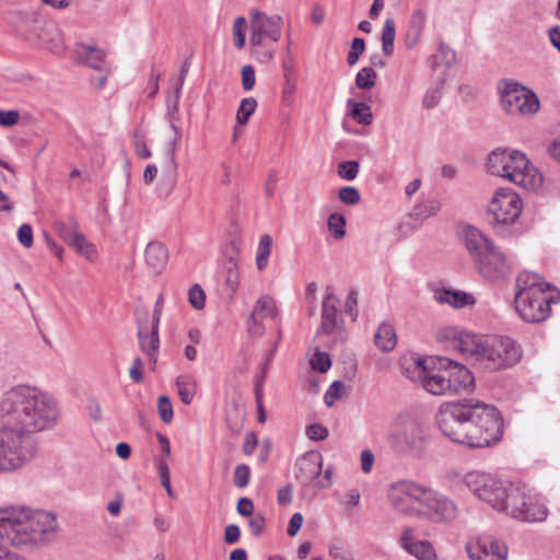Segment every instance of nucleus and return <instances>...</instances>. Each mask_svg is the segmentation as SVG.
<instances>
[{"label":"nucleus","instance_id":"obj_1","mask_svg":"<svg viewBox=\"0 0 560 560\" xmlns=\"http://www.w3.org/2000/svg\"><path fill=\"white\" fill-rule=\"evenodd\" d=\"M58 529L51 512L21 504L0 508V542L34 550L48 542Z\"/></svg>","mask_w":560,"mask_h":560},{"label":"nucleus","instance_id":"obj_2","mask_svg":"<svg viewBox=\"0 0 560 560\" xmlns=\"http://www.w3.org/2000/svg\"><path fill=\"white\" fill-rule=\"evenodd\" d=\"M402 373L433 395L456 394L474 384L470 371L444 357L411 358L401 363Z\"/></svg>","mask_w":560,"mask_h":560},{"label":"nucleus","instance_id":"obj_3","mask_svg":"<svg viewBox=\"0 0 560 560\" xmlns=\"http://www.w3.org/2000/svg\"><path fill=\"white\" fill-rule=\"evenodd\" d=\"M61 406L57 396L38 386L19 384L0 397V418L11 420H58Z\"/></svg>","mask_w":560,"mask_h":560},{"label":"nucleus","instance_id":"obj_4","mask_svg":"<svg viewBox=\"0 0 560 560\" xmlns=\"http://www.w3.org/2000/svg\"><path fill=\"white\" fill-rule=\"evenodd\" d=\"M38 422H9L0 428V472H13L37 455V432L50 430Z\"/></svg>","mask_w":560,"mask_h":560},{"label":"nucleus","instance_id":"obj_5","mask_svg":"<svg viewBox=\"0 0 560 560\" xmlns=\"http://www.w3.org/2000/svg\"><path fill=\"white\" fill-rule=\"evenodd\" d=\"M560 302V291L537 273L523 272L516 279L515 310L527 323H542L551 315V305Z\"/></svg>","mask_w":560,"mask_h":560},{"label":"nucleus","instance_id":"obj_6","mask_svg":"<svg viewBox=\"0 0 560 560\" xmlns=\"http://www.w3.org/2000/svg\"><path fill=\"white\" fill-rule=\"evenodd\" d=\"M492 175L508 178L530 190H536L542 184L541 174L530 164L526 155L517 150L502 148L492 150Z\"/></svg>","mask_w":560,"mask_h":560},{"label":"nucleus","instance_id":"obj_7","mask_svg":"<svg viewBox=\"0 0 560 560\" xmlns=\"http://www.w3.org/2000/svg\"><path fill=\"white\" fill-rule=\"evenodd\" d=\"M497 90L501 107L510 116L532 118L540 109V101L537 94L515 80H500L497 83Z\"/></svg>","mask_w":560,"mask_h":560},{"label":"nucleus","instance_id":"obj_8","mask_svg":"<svg viewBox=\"0 0 560 560\" xmlns=\"http://www.w3.org/2000/svg\"><path fill=\"white\" fill-rule=\"evenodd\" d=\"M436 338L447 349L465 355L479 357L485 355L488 351V342L486 340L457 326L440 329Z\"/></svg>","mask_w":560,"mask_h":560},{"label":"nucleus","instance_id":"obj_9","mask_svg":"<svg viewBox=\"0 0 560 560\" xmlns=\"http://www.w3.org/2000/svg\"><path fill=\"white\" fill-rule=\"evenodd\" d=\"M419 508H415L417 517H424L434 523H447L457 516L456 504L436 491L422 488Z\"/></svg>","mask_w":560,"mask_h":560},{"label":"nucleus","instance_id":"obj_10","mask_svg":"<svg viewBox=\"0 0 560 560\" xmlns=\"http://www.w3.org/2000/svg\"><path fill=\"white\" fill-rule=\"evenodd\" d=\"M338 305V298L331 291L327 290L323 301L322 322L317 336L331 338L330 341L326 342L328 348L337 343H343L347 340V330L342 325Z\"/></svg>","mask_w":560,"mask_h":560},{"label":"nucleus","instance_id":"obj_11","mask_svg":"<svg viewBox=\"0 0 560 560\" xmlns=\"http://www.w3.org/2000/svg\"><path fill=\"white\" fill-rule=\"evenodd\" d=\"M439 430L452 442L468 447H485L490 445V439L485 436L478 422H435Z\"/></svg>","mask_w":560,"mask_h":560},{"label":"nucleus","instance_id":"obj_12","mask_svg":"<svg viewBox=\"0 0 560 560\" xmlns=\"http://www.w3.org/2000/svg\"><path fill=\"white\" fill-rule=\"evenodd\" d=\"M463 240L475 267L486 279L490 277V240L472 225L463 231Z\"/></svg>","mask_w":560,"mask_h":560},{"label":"nucleus","instance_id":"obj_13","mask_svg":"<svg viewBox=\"0 0 560 560\" xmlns=\"http://www.w3.org/2000/svg\"><path fill=\"white\" fill-rule=\"evenodd\" d=\"M526 492L512 483L492 482V509L517 518L522 505H526Z\"/></svg>","mask_w":560,"mask_h":560},{"label":"nucleus","instance_id":"obj_14","mask_svg":"<svg viewBox=\"0 0 560 560\" xmlns=\"http://www.w3.org/2000/svg\"><path fill=\"white\" fill-rule=\"evenodd\" d=\"M522 200L511 188H498L492 198V218L497 223L512 224L520 217Z\"/></svg>","mask_w":560,"mask_h":560},{"label":"nucleus","instance_id":"obj_15","mask_svg":"<svg viewBox=\"0 0 560 560\" xmlns=\"http://www.w3.org/2000/svg\"><path fill=\"white\" fill-rule=\"evenodd\" d=\"M422 487L411 481H400L394 483L388 490V500L397 511L416 516L415 508H419V499H421Z\"/></svg>","mask_w":560,"mask_h":560},{"label":"nucleus","instance_id":"obj_16","mask_svg":"<svg viewBox=\"0 0 560 560\" xmlns=\"http://www.w3.org/2000/svg\"><path fill=\"white\" fill-rule=\"evenodd\" d=\"M392 446L398 452L419 450L424 441L420 422H399L389 435Z\"/></svg>","mask_w":560,"mask_h":560},{"label":"nucleus","instance_id":"obj_17","mask_svg":"<svg viewBox=\"0 0 560 560\" xmlns=\"http://www.w3.org/2000/svg\"><path fill=\"white\" fill-rule=\"evenodd\" d=\"M522 358L521 347L508 336H492V370L509 369Z\"/></svg>","mask_w":560,"mask_h":560},{"label":"nucleus","instance_id":"obj_18","mask_svg":"<svg viewBox=\"0 0 560 560\" xmlns=\"http://www.w3.org/2000/svg\"><path fill=\"white\" fill-rule=\"evenodd\" d=\"M323 471V456L317 451H308L295 462V478L301 486H314Z\"/></svg>","mask_w":560,"mask_h":560},{"label":"nucleus","instance_id":"obj_19","mask_svg":"<svg viewBox=\"0 0 560 560\" xmlns=\"http://www.w3.org/2000/svg\"><path fill=\"white\" fill-rule=\"evenodd\" d=\"M487 408L486 404L474 401L472 399H463L443 404L440 408V413L443 417L450 416L454 420L466 421L474 418L480 419Z\"/></svg>","mask_w":560,"mask_h":560},{"label":"nucleus","instance_id":"obj_20","mask_svg":"<svg viewBox=\"0 0 560 560\" xmlns=\"http://www.w3.org/2000/svg\"><path fill=\"white\" fill-rule=\"evenodd\" d=\"M277 314L276 304L272 298L264 295L259 298L247 320V330L252 336H262L265 327L262 319L265 317L273 318Z\"/></svg>","mask_w":560,"mask_h":560},{"label":"nucleus","instance_id":"obj_21","mask_svg":"<svg viewBox=\"0 0 560 560\" xmlns=\"http://www.w3.org/2000/svg\"><path fill=\"white\" fill-rule=\"evenodd\" d=\"M250 24L272 42L280 40L283 24L282 16L278 14L267 15L258 10H253L250 13Z\"/></svg>","mask_w":560,"mask_h":560},{"label":"nucleus","instance_id":"obj_22","mask_svg":"<svg viewBox=\"0 0 560 560\" xmlns=\"http://www.w3.org/2000/svg\"><path fill=\"white\" fill-rule=\"evenodd\" d=\"M400 545L418 560H438L431 542L427 540H416L415 529L412 527L404 528Z\"/></svg>","mask_w":560,"mask_h":560},{"label":"nucleus","instance_id":"obj_23","mask_svg":"<svg viewBox=\"0 0 560 560\" xmlns=\"http://www.w3.org/2000/svg\"><path fill=\"white\" fill-rule=\"evenodd\" d=\"M138 339L139 346L142 352H144L150 361L155 364L156 363V354L160 347L159 339V327L150 326L148 327L140 319L138 320Z\"/></svg>","mask_w":560,"mask_h":560},{"label":"nucleus","instance_id":"obj_24","mask_svg":"<svg viewBox=\"0 0 560 560\" xmlns=\"http://www.w3.org/2000/svg\"><path fill=\"white\" fill-rule=\"evenodd\" d=\"M145 265L152 275H160L167 265L168 250L160 242H150L144 250Z\"/></svg>","mask_w":560,"mask_h":560},{"label":"nucleus","instance_id":"obj_25","mask_svg":"<svg viewBox=\"0 0 560 560\" xmlns=\"http://www.w3.org/2000/svg\"><path fill=\"white\" fill-rule=\"evenodd\" d=\"M434 299L440 304H447L455 310L474 306L476 304V299L465 292L453 289H436L434 291Z\"/></svg>","mask_w":560,"mask_h":560},{"label":"nucleus","instance_id":"obj_26","mask_svg":"<svg viewBox=\"0 0 560 560\" xmlns=\"http://www.w3.org/2000/svg\"><path fill=\"white\" fill-rule=\"evenodd\" d=\"M37 36L42 45H44L48 50L56 54L63 50V37L56 22H44Z\"/></svg>","mask_w":560,"mask_h":560},{"label":"nucleus","instance_id":"obj_27","mask_svg":"<svg viewBox=\"0 0 560 560\" xmlns=\"http://www.w3.org/2000/svg\"><path fill=\"white\" fill-rule=\"evenodd\" d=\"M79 60L98 71H107V62L105 61V52L93 46L79 44L75 48Z\"/></svg>","mask_w":560,"mask_h":560},{"label":"nucleus","instance_id":"obj_28","mask_svg":"<svg viewBox=\"0 0 560 560\" xmlns=\"http://www.w3.org/2000/svg\"><path fill=\"white\" fill-rule=\"evenodd\" d=\"M464 483L479 499L488 502L490 499V475L483 471H470L464 477Z\"/></svg>","mask_w":560,"mask_h":560},{"label":"nucleus","instance_id":"obj_29","mask_svg":"<svg viewBox=\"0 0 560 560\" xmlns=\"http://www.w3.org/2000/svg\"><path fill=\"white\" fill-rule=\"evenodd\" d=\"M526 505H522L516 520L523 522H541L547 517V509L541 503L535 501L526 493Z\"/></svg>","mask_w":560,"mask_h":560},{"label":"nucleus","instance_id":"obj_30","mask_svg":"<svg viewBox=\"0 0 560 560\" xmlns=\"http://www.w3.org/2000/svg\"><path fill=\"white\" fill-rule=\"evenodd\" d=\"M374 342L380 350L384 352L392 351L397 343L393 326L387 323L381 324L374 335Z\"/></svg>","mask_w":560,"mask_h":560},{"label":"nucleus","instance_id":"obj_31","mask_svg":"<svg viewBox=\"0 0 560 560\" xmlns=\"http://www.w3.org/2000/svg\"><path fill=\"white\" fill-rule=\"evenodd\" d=\"M347 107L349 109V115L358 124H361L364 126L372 124L373 114H372L371 107L368 104L349 98L347 101Z\"/></svg>","mask_w":560,"mask_h":560},{"label":"nucleus","instance_id":"obj_32","mask_svg":"<svg viewBox=\"0 0 560 560\" xmlns=\"http://www.w3.org/2000/svg\"><path fill=\"white\" fill-rule=\"evenodd\" d=\"M176 385L180 400L186 405L190 404L197 388L195 378L190 375H180L176 380Z\"/></svg>","mask_w":560,"mask_h":560},{"label":"nucleus","instance_id":"obj_33","mask_svg":"<svg viewBox=\"0 0 560 560\" xmlns=\"http://www.w3.org/2000/svg\"><path fill=\"white\" fill-rule=\"evenodd\" d=\"M489 540L487 537H478L476 539L469 540L466 545V551L470 560H488L489 551H488Z\"/></svg>","mask_w":560,"mask_h":560},{"label":"nucleus","instance_id":"obj_34","mask_svg":"<svg viewBox=\"0 0 560 560\" xmlns=\"http://www.w3.org/2000/svg\"><path fill=\"white\" fill-rule=\"evenodd\" d=\"M396 36V27L393 19H386L382 30V51L386 57L394 54V42Z\"/></svg>","mask_w":560,"mask_h":560},{"label":"nucleus","instance_id":"obj_35","mask_svg":"<svg viewBox=\"0 0 560 560\" xmlns=\"http://www.w3.org/2000/svg\"><path fill=\"white\" fill-rule=\"evenodd\" d=\"M492 280L493 279H505L511 275L510 265L506 262V258L503 253L499 252L492 245Z\"/></svg>","mask_w":560,"mask_h":560},{"label":"nucleus","instance_id":"obj_36","mask_svg":"<svg viewBox=\"0 0 560 560\" xmlns=\"http://www.w3.org/2000/svg\"><path fill=\"white\" fill-rule=\"evenodd\" d=\"M272 248V238L269 234L261 235L256 253V266L259 271L268 265V259Z\"/></svg>","mask_w":560,"mask_h":560},{"label":"nucleus","instance_id":"obj_37","mask_svg":"<svg viewBox=\"0 0 560 560\" xmlns=\"http://www.w3.org/2000/svg\"><path fill=\"white\" fill-rule=\"evenodd\" d=\"M69 245L72 246L78 254L84 256L89 260H93L96 256L95 246L80 232L74 235V238Z\"/></svg>","mask_w":560,"mask_h":560},{"label":"nucleus","instance_id":"obj_38","mask_svg":"<svg viewBox=\"0 0 560 560\" xmlns=\"http://www.w3.org/2000/svg\"><path fill=\"white\" fill-rule=\"evenodd\" d=\"M445 84V78H441L434 86L430 88L422 100V106L427 109L438 106L442 98V91Z\"/></svg>","mask_w":560,"mask_h":560},{"label":"nucleus","instance_id":"obj_39","mask_svg":"<svg viewBox=\"0 0 560 560\" xmlns=\"http://www.w3.org/2000/svg\"><path fill=\"white\" fill-rule=\"evenodd\" d=\"M441 209V203L438 200H429L422 203L417 205L413 208V215L418 220H427L433 215H435Z\"/></svg>","mask_w":560,"mask_h":560},{"label":"nucleus","instance_id":"obj_40","mask_svg":"<svg viewBox=\"0 0 560 560\" xmlns=\"http://www.w3.org/2000/svg\"><path fill=\"white\" fill-rule=\"evenodd\" d=\"M280 338H281V336L279 335L278 340L273 343L272 348L267 352L266 360L261 364V368H260L261 372H260V375L258 376L256 384H255V390H256L257 398H259V396L261 394L262 384L265 382L267 372H268V370L271 365V362L275 358V354L277 352L278 341L280 340Z\"/></svg>","mask_w":560,"mask_h":560},{"label":"nucleus","instance_id":"obj_41","mask_svg":"<svg viewBox=\"0 0 560 560\" xmlns=\"http://www.w3.org/2000/svg\"><path fill=\"white\" fill-rule=\"evenodd\" d=\"M156 468L161 480V485L165 489L167 497L174 499L175 493L171 486V474L168 463L163 457H159L156 459Z\"/></svg>","mask_w":560,"mask_h":560},{"label":"nucleus","instance_id":"obj_42","mask_svg":"<svg viewBox=\"0 0 560 560\" xmlns=\"http://www.w3.org/2000/svg\"><path fill=\"white\" fill-rule=\"evenodd\" d=\"M257 108V101L254 97H246L241 101L236 114V120L240 125H246L250 116Z\"/></svg>","mask_w":560,"mask_h":560},{"label":"nucleus","instance_id":"obj_43","mask_svg":"<svg viewBox=\"0 0 560 560\" xmlns=\"http://www.w3.org/2000/svg\"><path fill=\"white\" fill-rule=\"evenodd\" d=\"M456 62V54L448 46L441 44L439 46V52L432 56V67L444 65L451 67Z\"/></svg>","mask_w":560,"mask_h":560},{"label":"nucleus","instance_id":"obj_44","mask_svg":"<svg viewBox=\"0 0 560 560\" xmlns=\"http://www.w3.org/2000/svg\"><path fill=\"white\" fill-rule=\"evenodd\" d=\"M376 72L371 67L362 68L355 77V85L361 90H370L375 85Z\"/></svg>","mask_w":560,"mask_h":560},{"label":"nucleus","instance_id":"obj_45","mask_svg":"<svg viewBox=\"0 0 560 560\" xmlns=\"http://www.w3.org/2000/svg\"><path fill=\"white\" fill-rule=\"evenodd\" d=\"M327 225L335 238L339 240L346 235V219L342 214L337 212L330 214L327 220Z\"/></svg>","mask_w":560,"mask_h":560},{"label":"nucleus","instance_id":"obj_46","mask_svg":"<svg viewBox=\"0 0 560 560\" xmlns=\"http://www.w3.org/2000/svg\"><path fill=\"white\" fill-rule=\"evenodd\" d=\"M312 370L326 373L331 366V360L327 352L319 351L316 349L315 353L310 360Z\"/></svg>","mask_w":560,"mask_h":560},{"label":"nucleus","instance_id":"obj_47","mask_svg":"<svg viewBox=\"0 0 560 560\" xmlns=\"http://www.w3.org/2000/svg\"><path fill=\"white\" fill-rule=\"evenodd\" d=\"M56 228L60 237L68 244H70L74 235L79 233L78 223L73 219H70L68 222H59L56 224Z\"/></svg>","mask_w":560,"mask_h":560},{"label":"nucleus","instance_id":"obj_48","mask_svg":"<svg viewBox=\"0 0 560 560\" xmlns=\"http://www.w3.org/2000/svg\"><path fill=\"white\" fill-rule=\"evenodd\" d=\"M358 161H345L338 165V175L346 180H353L359 173Z\"/></svg>","mask_w":560,"mask_h":560},{"label":"nucleus","instance_id":"obj_49","mask_svg":"<svg viewBox=\"0 0 560 560\" xmlns=\"http://www.w3.org/2000/svg\"><path fill=\"white\" fill-rule=\"evenodd\" d=\"M305 434L310 440L319 442L328 438L329 431L320 422H313L305 428Z\"/></svg>","mask_w":560,"mask_h":560},{"label":"nucleus","instance_id":"obj_50","mask_svg":"<svg viewBox=\"0 0 560 560\" xmlns=\"http://www.w3.org/2000/svg\"><path fill=\"white\" fill-rule=\"evenodd\" d=\"M338 197L341 202L348 206H354L359 203L361 199L359 190L352 186H346L340 188Z\"/></svg>","mask_w":560,"mask_h":560},{"label":"nucleus","instance_id":"obj_51","mask_svg":"<svg viewBox=\"0 0 560 560\" xmlns=\"http://www.w3.org/2000/svg\"><path fill=\"white\" fill-rule=\"evenodd\" d=\"M364 49H365V40L363 38L355 37L352 40L351 48L347 56L348 65L354 66L358 62L360 55L363 54Z\"/></svg>","mask_w":560,"mask_h":560},{"label":"nucleus","instance_id":"obj_52","mask_svg":"<svg viewBox=\"0 0 560 560\" xmlns=\"http://www.w3.org/2000/svg\"><path fill=\"white\" fill-rule=\"evenodd\" d=\"M425 23H427L425 12L421 9H418V10L413 11L410 16L408 30L422 34Z\"/></svg>","mask_w":560,"mask_h":560},{"label":"nucleus","instance_id":"obj_53","mask_svg":"<svg viewBox=\"0 0 560 560\" xmlns=\"http://www.w3.org/2000/svg\"><path fill=\"white\" fill-rule=\"evenodd\" d=\"M245 28H246V20L243 16H238L234 21L233 25V36L235 39L236 48L241 49L245 45Z\"/></svg>","mask_w":560,"mask_h":560},{"label":"nucleus","instance_id":"obj_54","mask_svg":"<svg viewBox=\"0 0 560 560\" xmlns=\"http://www.w3.org/2000/svg\"><path fill=\"white\" fill-rule=\"evenodd\" d=\"M250 468L245 464L237 465L234 470V485L236 488H245L249 482Z\"/></svg>","mask_w":560,"mask_h":560},{"label":"nucleus","instance_id":"obj_55","mask_svg":"<svg viewBox=\"0 0 560 560\" xmlns=\"http://www.w3.org/2000/svg\"><path fill=\"white\" fill-rule=\"evenodd\" d=\"M345 390V384L341 381H335L327 389L324 400L327 406H332L339 399Z\"/></svg>","mask_w":560,"mask_h":560},{"label":"nucleus","instance_id":"obj_56","mask_svg":"<svg viewBox=\"0 0 560 560\" xmlns=\"http://www.w3.org/2000/svg\"><path fill=\"white\" fill-rule=\"evenodd\" d=\"M189 303L196 310L205 307L206 294L199 284H194L189 290Z\"/></svg>","mask_w":560,"mask_h":560},{"label":"nucleus","instance_id":"obj_57","mask_svg":"<svg viewBox=\"0 0 560 560\" xmlns=\"http://www.w3.org/2000/svg\"><path fill=\"white\" fill-rule=\"evenodd\" d=\"M171 128L175 132V139L173 140L172 145L167 151V167L170 168V171L172 173V182L174 183L175 182V171H176V162H175V158H174V151H175L176 142L180 139V131L174 124L171 125Z\"/></svg>","mask_w":560,"mask_h":560},{"label":"nucleus","instance_id":"obj_58","mask_svg":"<svg viewBox=\"0 0 560 560\" xmlns=\"http://www.w3.org/2000/svg\"><path fill=\"white\" fill-rule=\"evenodd\" d=\"M255 69L250 65L242 68V86L245 91H250L255 86Z\"/></svg>","mask_w":560,"mask_h":560},{"label":"nucleus","instance_id":"obj_59","mask_svg":"<svg viewBox=\"0 0 560 560\" xmlns=\"http://www.w3.org/2000/svg\"><path fill=\"white\" fill-rule=\"evenodd\" d=\"M158 411L161 417V420H172L173 407L170 399L166 396L159 397Z\"/></svg>","mask_w":560,"mask_h":560},{"label":"nucleus","instance_id":"obj_60","mask_svg":"<svg viewBox=\"0 0 560 560\" xmlns=\"http://www.w3.org/2000/svg\"><path fill=\"white\" fill-rule=\"evenodd\" d=\"M135 142V151L136 154L141 159H149L151 158L152 153L150 149L147 147L143 136L136 132L133 137Z\"/></svg>","mask_w":560,"mask_h":560},{"label":"nucleus","instance_id":"obj_61","mask_svg":"<svg viewBox=\"0 0 560 560\" xmlns=\"http://www.w3.org/2000/svg\"><path fill=\"white\" fill-rule=\"evenodd\" d=\"M19 242L26 248L33 245V230L30 224H22L18 230Z\"/></svg>","mask_w":560,"mask_h":560},{"label":"nucleus","instance_id":"obj_62","mask_svg":"<svg viewBox=\"0 0 560 560\" xmlns=\"http://www.w3.org/2000/svg\"><path fill=\"white\" fill-rule=\"evenodd\" d=\"M330 560H354L352 552L342 547L334 545L329 548Z\"/></svg>","mask_w":560,"mask_h":560},{"label":"nucleus","instance_id":"obj_63","mask_svg":"<svg viewBox=\"0 0 560 560\" xmlns=\"http://www.w3.org/2000/svg\"><path fill=\"white\" fill-rule=\"evenodd\" d=\"M20 120V113L18 110H1L0 112V126L12 127Z\"/></svg>","mask_w":560,"mask_h":560},{"label":"nucleus","instance_id":"obj_64","mask_svg":"<svg viewBox=\"0 0 560 560\" xmlns=\"http://www.w3.org/2000/svg\"><path fill=\"white\" fill-rule=\"evenodd\" d=\"M509 548L503 541L492 540V560H508Z\"/></svg>","mask_w":560,"mask_h":560}]
</instances>
